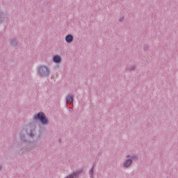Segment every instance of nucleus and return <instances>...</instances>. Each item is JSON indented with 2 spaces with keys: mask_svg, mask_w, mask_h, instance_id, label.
Instances as JSON below:
<instances>
[{
  "mask_svg": "<svg viewBox=\"0 0 178 178\" xmlns=\"http://www.w3.org/2000/svg\"><path fill=\"white\" fill-rule=\"evenodd\" d=\"M38 73L40 76H42V77H46V76H48L49 74V69H48V67L47 66H40L38 68Z\"/></svg>",
  "mask_w": 178,
  "mask_h": 178,
  "instance_id": "obj_1",
  "label": "nucleus"
},
{
  "mask_svg": "<svg viewBox=\"0 0 178 178\" xmlns=\"http://www.w3.org/2000/svg\"><path fill=\"white\" fill-rule=\"evenodd\" d=\"M34 119L35 120H40L42 124H47L48 123V120H47V118L45 117V114L43 113H39L37 115L34 116Z\"/></svg>",
  "mask_w": 178,
  "mask_h": 178,
  "instance_id": "obj_2",
  "label": "nucleus"
},
{
  "mask_svg": "<svg viewBox=\"0 0 178 178\" xmlns=\"http://www.w3.org/2000/svg\"><path fill=\"white\" fill-rule=\"evenodd\" d=\"M61 61H62V58H60V56L55 55L53 57V62L54 63H60Z\"/></svg>",
  "mask_w": 178,
  "mask_h": 178,
  "instance_id": "obj_3",
  "label": "nucleus"
},
{
  "mask_svg": "<svg viewBox=\"0 0 178 178\" xmlns=\"http://www.w3.org/2000/svg\"><path fill=\"white\" fill-rule=\"evenodd\" d=\"M65 41L68 44H70V43L73 42V35H72L71 34L67 35L65 37Z\"/></svg>",
  "mask_w": 178,
  "mask_h": 178,
  "instance_id": "obj_4",
  "label": "nucleus"
},
{
  "mask_svg": "<svg viewBox=\"0 0 178 178\" xmlns=\"http://www.w3.org/2000/svg\"><path fill=\"white\" fill-rule=\"evenodd\" d=\"M130 165H131V159L127 160L124 162V168H129V166H130Z\"/></svg>",
  "mask_w": 178,
  "mask_h": 178,
  "instance_id": "obj_5",
  "label": "nucleus"
},
{
  "mask_svg": "<svg viewBox=\"0 0 178 178\" xmlns=\"http://www.w3.org/2000/svg\"><path fill=\"white\" fill-rule=\"evenodd\" d=\"M67 104H72L73 102V96L68 95L66 99Z\"/></svg>",
  "mask_w": 178,
  "mask_h": 178,
  "instance_id": "obj_6",
  "label": "nucleus"
},
{
  "mask_svg": "<svg viewBox=\"0 0 178 178\" xmlns=\"http://www.w3.org/2000/svg\"><path fill=\"white\" fill-rule=\"evenodd\" d=\"M92 172H93V170L91 169V170H90V173H92Z\"/></svg>",
  "mask_w": 178,
  "mask_h": 178,
  "instance_id": "obj_7",
  "label": "nucleus"
},
{
  "mask_svg": "<svg viewBox=\"0 0 178 178\" xmlns=\"http://www.w3.org/2000/svg\"><path fill=\"white\" fill-rule=\"evenodd\" d=\"M31 137H33V136H34V134L31 135Z\"/></svg>",
  "mask_w": 178,
  "mask_h": 178,
  "instance_id": "obj_8",
  "label": "nucleus"
},
{
  "mask_svg": "<svg viewBox=\"0 0 178 178\" xmlns=\"http://www.w3.org/2000/svg\"><path fill=\"white\" fill-rule=\"evenodd\" d=\"M0 169H2V166L1 165H0Z\"/></svg>",
  "mask_w": 178,
  "mask_h": 178,
  "instance_id": "obj_9",
  "label": "nucleus"
},
{
  "mask_svg": "<svg viewBox=\"0 0 178 178\" xmlns=\"http://www.w3.org/2000/svg\"><path fill=\"white\" fill-rule=\"evenodd\" d=\"M15 40H13V42H12V44H13V42H14Z\"/></svg>",
  "mask_w": 178,
  "mask_h": 178,
  "instance_id": "obj_10",
  "label": "nucleus"
},
{
  "mask_svg": "<svg viewBox=\"0 0 178 178\" xmlns=\"http://www.w3.org/2000/svg\"><path fill=\"white\" fill-rule=\"evenodd\" d=\"M129 156H127V158H129Z\"/></svg>",
  "mask_w": 178,
  "mask_h": 178,
  "instance_id": "obj_11",
  "label": "nucleus"
},
{
  "mask_svg": "<svg viewBox=\"0 0 178 178\" xmlns=\"http://www.w3.org/2000/svg\"><path fill=\"white\" fill-rule=\"evenodd\" d=\"M22 133H24V131H22Z\"/></svg>",
  "mask_w": 178,
  "mask_h": 178,
  "instance_id": "obj_12",
  "label": "nucleus"
},
{
  "mask_svg": "<svg viewBox=\"0 0 178 178\" xmlns=\"http://www.w3.org/2000/svg\"><path fill=\"white\" fill-rule=\"evenodd\" d=\"M22 138H23V136H21Z\"/></svg>",
  "mask_w": 178,
  "mask_h": 178,
  "instance_id": "obj_13",
  "label": "nucleus"
}]
</instances>
